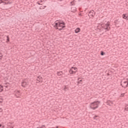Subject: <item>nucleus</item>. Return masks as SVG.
<instances>
[{
	"instance_id": "nucleus-1",
	"label": "nucleus",
	"mask_w": 128,
	"mask_h": 128,
	"mask_svg": "<svg viewBox=\"0 0 128 128\" xmlns=\"http://www.w3.org/2000/svg\"><path fill=\"white\" fill-rule=\"evenodd\" d=\"M54 28L58 30H62L66 28V23L62 20H56L54 22Z\"/></svg>"
},
{
	"instance_id": "nucleus-2",
	"label": "nucleus",
	"mask_w": 128,
	"mask_h": 128,
	"mask_svg": "<svg viewBox=\"0 0 128 128\" xmlns=\"http://www.w3.org/2000/svg\"><path fill=\"white\" fill-rule=\"evenodd\" d=\"M100 102L97 100L95 101L90 104V108L92 110H96V108H98V106H100Z\"/></svg>"
},
{
	"instance_id": "nucleus-3",
	"label": "nucleus",
	"mask_w": 128,
	"mask_h": 128,
	"mask_svg": "<svg viewBox=\"0 0 128 128\" xmlns=\"http://www.w3.org/2000/svg\"><path fill=\"white\" fill-rule=\"evenodd\" d=\"M110 22H107L106 24H102L101 26L104 28V30H106L108 31L110 30Z\"/></svg>"
},
{
	"instance_id": "nucleus-4",
	"label": "nucleus",
	"mask_w": 128,
	"mask_h": 128,
	"mask_svg": "<svg viewBox=\"0 0 128 128\" xmlns=\"http://www.w3.org/2000/svg\"><path fill=\"white\" fill-rule=\"evenodd\" d=\"M128 81L122 80L120 82V86H122V88H128Z\"/></svg>"
},
{
	"instance_id": "nucleus-5",
	"label": "nucleus",
	"mask_w": 128,
	"mask_h": 128,
	"mask_svg": "<svg viewBox=\"0 0 128 128\" xmlns=\"http://www.w3.org/2000/svg\"><path fill=\"white\" fill-rule=\"evenodd\" d=\"M28 86V82L26 80H23L22 82V86L23 88H26Z\"/></svg>"
},
{
	"instance_id": "nucleus-6",
	"label": "nucleus",
	"mask_w": 128,
	"mask_h": 128,
	"mask_svg": "<svg viewBox=\"0 0 128 128\" xmlns=\"http://www.w3.org/2000/svg\"><path fill=\"white\" fill-rule=\"evenodd\" d=\"M36 80L38 82H42V77L40 76H38Z\"/></svg>"
},
{
	"instance_id": "nucleus-7",
	"label": "nucleus",
	"mask_w": 128,
	"mask_h": 128,
	"mask_svg": "<svg viewBox=\"0 0 128 128\" xmlns=\"http://www.w3.org/2000/svg\"><path fill=\"white\" fill-rule=\"evenodd\" d=\"M122 18L126 20H128V14H123L122 15Z\"/></svg>"
},
{
	"instance_id": "nucleus-8",
	"label": "nucleus",
	"mask_w": 128,
	"mask_h": 128,
	"mask_svg": "<svg viewBox=\"0 0 128 128\" xmlns=\"http://www.w3.org/2000/svg\"><path fill=\"white\" fill-rule=\"evenodd\" d=\"M89 14H90V16L92 18H94V15L96 14V12H94V10L90 11Z\"/></svg>"
},
{
	"instance_id": "nucleus-9",
	"label": "nucleus",
	"mask_w": 128,
	"mask_h": 128,
	"mask_svg": "<svg viewBox=\"0 0 128 128\" xmlns=\"http://www.w3.org/2000/svg\"><path fill=\"white\" fill-rule=\"evenodd\" d=\"M69 72L70 74H76V72L74 71L72 69H70L69 70Z\"/></svg>"
},
{
	"instance_id": "nucleus-10",
	"label": "nucleus",
	"mask_w": 128,
	"mask_h": 128,
	"mask_svg": "<svg viewBox=\"0 0 128 128\" xmlns=\"http://www.w3.org/2000/svg\"><path fill=\"white\" fill-rule=\"evenodd\" d=\"M106 104H108V106H112V102L108 100L106 102Z\"/></svg>"
},
{
	"instance_id": "nucleus-11",
	"label": "nucleus",
	"mask_w": 128,
	"mask_h": 128,
	"mask_svg": "<svg viewBox=\"0 0 128 128\" xmlns=\"http://www.w3.org/2000/svg\"><path fill=\"white\" fill-rule=\"evenodd\" d=\"M80 32V28H78L75 30V32L76 34H78Z\"/></svg>"
},
{
	"instance_id": "nucleus-12",
	"label": "nucleus",
	"mask_w": 128,
	"mask_h": 128,
	"mask_svg": "<svg viewBox=\"0 0 128 128\" xmlns=\"http://www.w3.org/2000/svg\"><path fill=\"white\" fill-rule=\"evenodd\" d=\"M72 12H76V7H72Z\"/></svg>"
},
{
	"instance_id": "nucleus-13",
	"label": "nucleus",
	"mask_w": 128,
	"mask_h": 128,
	"mask_svg": "<svg viewBox=\"0 0 128 128\" xmlns=\"http://www.w3.org/2000/svg\"><path fill=\"white\" fill-rule=\"evenodd\" d=\"M114 24L115 26H116V24H120V20H115L114 22Z\"/></svg>"
},
{
	"instance_id": "nucleus-14",
	"label": "nucleus",
	"mask_w": 128,
	"mask_h": 128,
	"mask_svg": "<svg viewBox=\"0 0 128 128\" xmlns=\"http://www.w3.org/2000/svg\"><path fill=\"white\" fill-rule=\"evenodd\" d=\"M3 4H12V2H10V1H7V2H4Z\"/></svg>"
},
{
	"instance_id": "nucleus-15",
	"label": "nucleus",
	"mask_w": 128,
	"mask_h": 128,
	"mask_svg": "<svg viewBox=\"0 0 128 128\" xmlns=\"http://www.w3.org/2000/svg\"><path fill=\"white\" fill-rule=\"evenodd\" d=\"M63 74L64 73L62 72V71H60L59 72H57L58 76H62Z\"/></svg>"
},
{
	"instance_id": "nucleus-16",
	"label": "nucleus",
	"mask_w": 128,
	"mask_h": 128,
	"mask_svg": "<svg viewBox=\"0 0 128 128\" xmlns=\"http://www.w3.org/2000/svg\"><path fill=\"white\" fill-rule=\"evenodd\" d=\"M98 118H99L98 116L96 115L94 116L93 118L94 120H98Z\"/></svg>"
},
{
	"instance_id": "nucleus-17",
	"label": "nucleus",
	"mask_w": 128,
	"mask_h": 128,
	"mask_svg": "<svg viewBox=\"0 0 128 128\" xmlns=\"http://www.w3.org/2000/svg\"><path fill=\"white\" fill-rule=\"evenodd\" d=\"M4 90V86L2 85H0V92H2Z\"/></svg>"
},
{
	"instance_id": "nucleus-18",
	"label": "nucleus",
	"mask_w": 128,
	"mask_h": 128,
	"mask_svg": "<svg viewBox=\"0 0 128 128\" xmlns=\"http://www.w3.org/2000/svg\"><path fill=\"white\" fill-rule=\"evenodd\" d=\"M78 80L79 81L78 82V84H82V80H80V78H78Z\"/></svg>"
},
{
	"instance_id": "nucleus-19",
	"label": "nucleus",
	"mask_w": 128,
	"mask_h": 128,
	"mask_svg": "<svg viewBox=\"0 0 128 128\" xmlns=\"http://www.w3.org/2000/svg\"><path fill=\"white\" fill-rule=\"evenodd\" d=\"M76 2V0H74L72 2H71L70 4H71V6H74L76 4H74Z\"/></svg>"
},
{
	"instance_id": "nucleus-20",
	"label": "nucleus",
	"mask_w": 128,
	"mask_h": 128,
	"mask_svg": "<svg viewBox=\"0 0 128 128\" xmlns=\"http://www.w3.org/2000/svg\"><path fill=\"white\" fill-rule=\"evenodd\" d=\"M6 42H10V36H6Z\"/></svg>"
},
{
	"instance_id": "nucleus-21",
	"label": "nucleus",
	"mask_w": 128,
	"mask_h": 128,
	"mask_svg": "<svg viewBox=\"0 0 128 128\" xmlns=\"http://www.w3.org/2000/svg\"><path fill=\"white\" fill-rule=\"evenodd\" d=\"M100 54L101 56H104V54H106V52H104L103 51H101Z\"/></svg>"
},
{
	"instance_id": "nucleus-22",
	"label": "nucleus",
	"mask_w": 128,
	"mask_h": 128,
	"mask_svg": "<svg viewBox=\"0 0 128 128\" xmlns=\"http://www.w3.org/2000/svg\"><path fill=\"white\" fill-rule=\"evenodd\" d=\"M71 70H78V68L76 67H72Z\"/></svg>"
},
{
	"instance_id": "nucleus-23",
	"label": "nucleus",
	"mask_w": 128,
	"mask_h": 128,
	"mask_svg": "<svg viewBox=\"0 0 128 128\" xmlns=\"http://www.w3.org/2000/svg\"><path fill=\"white\" fill-rule=\"evenodd\" d=\"M0 54V60H2L3 56L2 54Z\"/></svg>"
},
{
	"instance_id": "nucleus-24",
	"label": "nucleus",
	"mask_w": 128,
	"mask_h": 128,
	"mask_svg": "<svg viewBox=\"0 0 128 128\" xmlns=\"http://www.w3.org/2000/svg\"><path fill=\"white\" fill-rule=\"evenodd\" d=\"M128 107H125V109H124V110H125V112H128Z\"/></svg>"
},
{
	"instance_id": "nucleus-25",
	"label": "nucleus",
	"mask_w": 128,
	"mask_h": 128,
	"mask_svg": "<svg viewBox=\"0 0 128 128\" xmlns=\"http://www.w3.org/2000/svg\"><path fill=\"white\" fill-rule=\"evenodd\" d=\"M36 4H39V5H42V4H40V2H36Z\"/></svg>"
},
{
	"instance_id": "nucleus-26",
	"label": "nucleus",
	"mask_w": 128,
	"mask_h": 128,
	"mask_svg": "<svg viewBox=\"0 0 128 128\" xmlns=\"http://www.w3.org/2000/svg\"><path fill=\"white\" fill-rule=\"evenodd\" d=\"M8 84V83H6V84H5L6 86H5V88H8V85H6V84Z\"/></svg>"
},
{
	"instance_id": "nucleus-27",
	"label": "nucleus",
	"mask_w": 128,
	"mask_h": 128,
	"mask_svg": "<svg viewBox=\"0 0 128 128\" xmlns=\"http://www.w3.org/2000/svg\"><path fill=\"white\" fill-rule=\"evenodd\" d=\"M4 4V1L2 0H0V4Z\"/></svg>"
},
{
	"instance_id": "nucleus-28",
	"label": "nucleus",
	"mask_w": 128,
	"mask_h": 128,
	"mask_svg": "<svg viewBox=\"0 0 128 128\" xmlns=\"http://www.w3.org/2000/svg\"><path fill=\"white\" fill-rule=\"evenodd\" d=\"M124 96V94H121V95H120V97H121V98H122V96Z\"/></svg>"
},
{
	"instance_id": "nucleus-29",
	"label": "nucleus",
	"mask_w": 128,
	"mask_h": 128,
	"mask_svg": "<svg viewBox=\"0 0 128 128\" xmlns=\"http://www.w3.org/2000/svg\"><path fill=\"white\" fill-rule=\"evenodd\" d=\"M40 4H42V2H44L42 1V0H40Z\"/></svg>"
},
{
	"instance_id": "nucleus-30",
	"label": "nucleus",
	"mask_w": 128,
	"mask_h": 128,
	"mask_svg": "<svg viewBox=\"0 0 128 128\" xmlns=\"http://www.w3.org/2000/svg\"><path fill=\"white\" fill-rule=\"evenodd\" d=\"M2 124H0V128H2Z\"/></svg>"
},
{
	"instance_id": "nucleus-31",
	"label": "nucleus",
	"mask_w": 128,
	"mask_h": 128,
	"mask_svg": "<svg viewBox=\"0 0 128 128\" xmlns=\"http://www.w3.org/2000/svg\"><path fill=\"white\" fill-rule=\"evenodd\" d=\"M0 112H2V108H0Z\"/></svg>"
},
{
	"instance_id": "nucleus-32",
	"label": "nucleus",
	"mask_w": 128,
	"mask_h": 128,
	"mask_svg": "<svg viewBox=\"0 0 128 128\" xmlns=\"http://www.w3.org/2000/svg\"><path fill=\"white\" fill-rule=\"evenodd\" d=\"M4 2H8L9 0H4Z\"/></svg>"
},
{
	"instance_id": "nucleus-33",
	"label": "nucleus",
	"mask_w": 128,
	"mask_h": 128,
	"mask_svg": "<svg viewBox=\"0 0 128 128\" xmlns=\"http://www.w3.org/2000/svg\"><path fill=\"white\" fill-rule=\"evenodd\" d=\"M17 94H20V91H17Z\"/></svg>"
},
{
	"instance_id": "nucleus-34",
	"label": "nucleus",
	"mask_w": 128,
	"mask_h": 128,
	"mask_svg": "<svg viewBox=\"0 0 128 128\" xmlns=\"http://www.w3.org/2000/svg\"><path fill=\"white\" fill-rule=\"evenodd\" d=\"M2 101H0V103L2 104Z\"/></svg>"
},
{
	"instance_id": "nucleus-35",
	"label": "nucleus",
	"mask_w": 128,
	"mask_h": 128,
	"mask_svg": "<svg viewBox=\"0 0 128 128\" xmlns=\"http://www.w3.org/2000/svg\"><path fill=\"white\" fill-rule=\"evenodd\" d=\"M107 74H108V76H110V74H108V73Z\"/></svg>"
},
{
	"instance_id": "nucleus-36",
	"label": "nucleus",
	"mask_w": 128,
	"mask_h": 128,
	"mask_svg": "<svg viewBox=\"0 0 128 128\" xmlns=\"http://www.w3.org/2000/svg\"><path fill=\"white\" fill-rule=\"evenodd\" d=\"M80 16H82V14H80Z\"/></svg>"
},
{
	"instance_id": "nucleus-37",
	"label": "nucleus",
	"mask_w": 128,
	"mask_h": 128,
	"mask_svg": "<svg viewBox=\"0 0 128 128\" xmlns=\"http://www.w3.org/2000/svg\"><path fill=\"white\" fill-rule=\"evenodd\" d=\"M16 96V98H18V96Z\"/></svg>"
}]
</instances>
